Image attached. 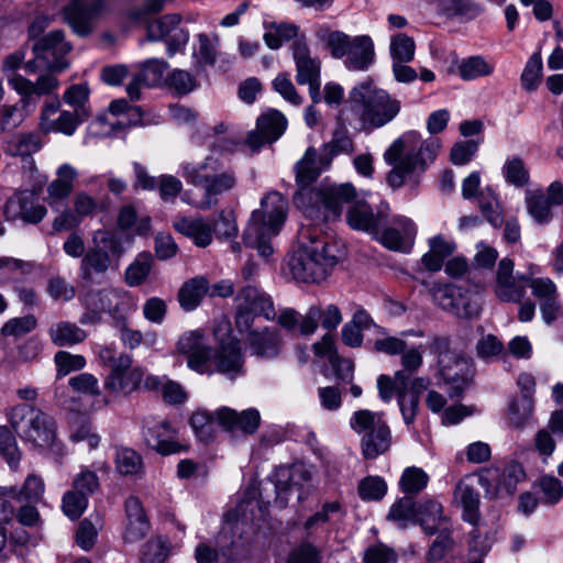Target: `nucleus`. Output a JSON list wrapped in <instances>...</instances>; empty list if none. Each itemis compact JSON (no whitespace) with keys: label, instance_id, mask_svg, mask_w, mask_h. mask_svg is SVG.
Instances as JSON below:
<instances>
[{"label":"nucleus","instance_id":"nucleus-1","mask_svg":"<svg viewBox=\"0 0 563 563\" xmlns=\"http://www.w3.org/2000/svg\"><path fill=\"white\" fill-rule=\"evenodd\" d=\"M300 245L288 262L292 277L302 283H321L345 257L341 241L321 235L316 228H302L299 232Z\"/></svg>","mask_w":563,"mask_h":563},{"label":"nucleus","instance_id":"nucleus-2","mask_svg":"<svg viewBox=\"0 0 563 563\" xmlns=\"http://www.w3.org/2000/svg\"><path fill=\"white\" fill-rule=\"evenodd\" d=\"M440 147L439 139L422 140L416 131L402 133L384 153V161L393 167L386 176L388 186L398 189L410 175L424 172L435 159Z\"/></svg>","mask_w":563,"mask_h":563},{"label":"nucleus","instance_id":"nucleus-3","mask_svg":"<svg viewBox=\"0 0 563 563\" xmlns=\"http://www.w3.org/2000/svg\"><path fill=\"white\" fill-rule=\"evenodd\" d=\"M349 110L362 130L372 131L394 121L401 111V101L367 78L350 90Z\"/></svg>","mask_w":563,"mask_h":563},{"label":"nucleus","instance_id":"nucleus-4","mask_svg":"<svg viewBox=\"0 0 563 563\" xmlns=\"http://www.w3.org/2000/svg\"><path fill=\"white\" fill-rule=\"evenodd\" d=\"M288 201L278 191H269L261 200L260 209L252 212L243 234L246 246L256 249L263 257L273 254L272 238L276 236L285 223Z\"/></svg>","mask_w":563,"mask_h":563},{"label":"nucleus","instance_id":"nucleus-5","mask_svg":"<svg viewBox=\"0 0 563 563\" xmlns=\"http://www.w3.org/2000/svg\"><path fill=\"white\" fill-rule=\"evenodd\" d=\"M184 179L203 191L200 207L209 209L217 205L219 197L231 191L236 186V173L227 167L214 155H208L201 163H184L181 165Z\"/></svg>","mask_w":563,"mask_h":563},{"label":"nucleus","instance_id":"nucleus-6","mask_svg":"<svg viewBox=\"0 0 563 563\" xmlns=\"http://www.w3.org/2000/svg\"><path fill=\"white\" fill-rule=\"evenodd\" d=\"M428 349L438 357V371L451 398L459 397L474 375L471 358L450 350L448 336H432Z\"/></svg>","mask_w":563,"mask_h":563},{"label":"nucleus","instance_id":"nucleus-7","mask_svg":"<svg viewBox=\"0 0 563 563\" xmlns=\"http://www.w3.org/2000/svg\"><path fill=\"white\" fill-rule=\"evenodd\" d=\"M84 312L79 318L82 325H96L108 314L114 322H124L131 308L130 299L119 289L91 288L79 298Z\"/></svg>","mask_w":563,"mask_h":563},{"label":"nucleus","instance_id":"nucleus-8","mask_svg":"<svg viewBox=\"0 0 563 563\" xmlns=\"http://www.w3.org/2000/svg\"><path fill=\"white\" fill-rule=\"evenodd\" d=\"M429 291L437 306L457 318L473 319L481 313V298L468 289L434 284Z\"/></svg>","mask_w":563,"mask_h":563},{"label":"nucleus","instance_id":"nucleus-9","mask_svg":"<svg viewBox=\"0 0 563 563\" xmlns=\"http://www.w3.org/2000/svg\"><path fill=\"white\" fill-rule=\"evenodd\" d=\"M235 325L240 333L251 330L256 316L274 320L276 311L272 298L253 286L243 288L236 296Z\"/></svg>","mask_w":563,"mask_h":563},{"label":"nucleus","instance_id":"nucleus-10","mask_svg":"<svg viewBox=\"0 0 563 563\" xmlns=\"http://www.w3.org/2000/svg\"><path fill=\"white\" fill-rule=\"evenodd\" d=\"M325 46L334 58L345 57L349 69L365 70L375 58L371 37H327Z\"/></svg>","mask_w":563,"mask_h":563},{"label":"nucleus","instance_id":"nucleus-11","mask_svg":"<svg viewBox=\"0 0 563 563\" xmlns=\"http://www.w3.org/2000/svg\"><path fill=\"white\" fill-rule=\"evenodd\" d=\"M32 49L34 59L25 64V69L34 73L37 67L46 68L49 71L60 73L68 67L66 55L71 46L65 37H33Z\"/></svg>","mask_w":563,"mask_h":563},{"label":"nucleus","instance_id":"nucleus-12","mask_svg":"<svg viewBox=\"0 0 563 563\" xmlns=\"http://www.w3.org/2000/svg\"><path fill=\"white\" fill-rule=\"evenodd\" d=\"M311 196L307 198L306 212L312 208H323L324 218H336L341 214L344 205H347L356 198L355 188L351 184H321L311 190Z\"/></svg>","mask_w":563,"mask_h":563},{"label":"nucleus","instance_id":"nucleus-13","mask_svg":"<svg viewBox=\"0 0 563 563\" xmlns=\"http://www.w3.org/2000/svg\"><path fill=\"white\" fill-rule=\"evenodd\" d=\"M178 354L187 357V366L201 375L214 373L211 362V347L207 342L206 332L201 329L183 333L176 344Z\"/></svg>","mask_w":563,"mask_h":563},{"label":"nucleus","instance_id":"nucleus-14","mask_svg":"<svg viewBox=\"0 0 563 563\" xmlns=\"http://www.w3.org/2000/svg\"><path fill=\"white\" fill-rule=\"evenodd\" d=\"M49 71L32 81L22 75L14 74L8 77V85L20 96L22 110L29 114L37 106V98L53 93L59 87V80Z\"/></svg>","mask_w":563,"mask_h":563},{"label":"nucleus","instance_id":"nucleus-15","mask_svg":"<svg viewBox=\"0 0 563 563\" xmlns=\"http://www.w3.org/2000/svg\"><path fill=\"white\" fill-rule=\"evenodd\" d=\"M58 99L46 101L42 108L38 128L44 134L60 133L66 136L75 134L84 119V111L59 110Z\"/></svg>","mask_w":563,"mask_h":563},{"label":"nucleus","instance_id":"nucleus-16","mask_svg":"<svg viewBox=\"0 0 563 563\" xmlns=\"http://www.w3.org/2000/svg\"><path fill=\"white\" fill-rule=\"evenodd\" d=\"M144 379V371L140 366H132L130 355L121 353L114 368L104 379V388L113 394H130L136 390Z\"/></svg>","mask_w":563,"mask_h":563},{"label":"nucleus","instance_id":"nucleus-17","mask_svg":"<svg viewBox=\"0 0 563 563\" xmlns=\"http://www.w3.org/2000/svg\"><path fill=\"white\" fill-rule=\"evenodd\" d=\"M143 438L150 448L162 455L178 453L184 449L178 442L177 430L167 420L145 419Z\"/></svg>","mask_w":563,"mask_h":563},{"label":"nucleus","instance_id":"nucleus-18","mask_svg":"<svg viewBox=\"0 0 563 563\" xmlns=\"http://www.w3.org/2000/svg\"><path fill=\"white\" fill-rule=\"evenodd\" d=\"M312 472L303 463H296L290 467H283L277 472L276 492L279 498L287 500L291 493L302 500L309 493Z\"/></svg>","mask_w":563,"mask_h":563},{"label":"nucleus","instance_id":"nucleus-19","mask_svg":"<svg viewBox=\"0 0 563 563\" xmlns=\"http://www.w3.org/2000/svg\"><path fill=\"white\" fill-rule=\"evenodd\" d=\"M389 206L380 203L376 212L369 203L356 200L347 210L346 220L352 229L365 231L377 235L380 229L387 224Z\"/></svg>","mask_w":563,"mask_h":563},{"label":"nucleus","instance_id":"nucleus-20","mask_svg":"<svg viewBox=\"0 0 563 563\" xmlns=\"http://www.w3.org/2000/svg\"><path fill=\"white\" fill-rule=\"evenodd\" d=\"M529 277L514 275V262L507 257L498 263L494 292L498 299L506 302H519L526 295L525 282Z\"/></svg>","mask_w":563,"mask_h":563},{"label":"nucleus","instance_id":"nucleus-21","mask_svg":"<svg viewBox=\"0 0 563 563\" xmlns=\"http://www.w3.org/2000/svg\"><path fill=\"white\" fill-rule=\"evenodd\" d=\"M245 338L246 349L251 355L261 360H274L283 351V336L280 331L274 327H264L261 330L249 331Z\"/></svg>","mask_w":563,"mask_h":563},{"label":"nucleus","instance_id":"nucleus-22","mask_svg":"<svg viewBox=\"0 0 563 563\" xmlns=\"http://www.w3.org/2000/svg\"><path fill=\"white\" fill-rule=\"evenodd\" d=\"M107 8L106 0H73L64 9V19L78 35H88L90 24Z\"/></svg>","mask_w":563,"mask_h":563},{"label":"nucleus","instance_id":"nucleus-23","mask_svg":"<svg viewBox=\"0 0 563 563\" xmlns=\"http://www.w3.org/2000/svg\"><path fill=\"white\" fill-rule=\"evenodd\" d=\"M417 234V227L413 221L407 217L395 216L390 221V227L380 229L379 242L391 251L409 252L413 239Z\"/></svg>","mask_w":563,"mask_h":563},{"label":"nucleus","instance_id":"nucleus-24","mask_svg":"<svg viewBox=\"0 0 563 563\" xmlns=\"http://www.w3.org/2000/svg\"><path fill=\"white\" fill-rule=\"evenodd\" d=\"M4 217L9 221L22 220L36 224L46 216V208L37 202L27 191L18 192L10 197L4 205Z\"/></svg>","mask_w":563,"mask_h":563},{"label":"nucleus","instance_id":"nucleus-25","mask_svg":"<svg viewBox=\"0 0 563 563\" xmlns=\"http://www.w3.org/2000/svg\"><path fill=\"white\" fill-rule=\"evenodd\" d=\"M212 367L214 373H220L230 379H235L244 374V355L239 341L230 339L228 342H222L211 356Z\"/></svg>","mask_w":563,"mask_h":563},{"label":"nucleus","instance_id":"nucleus-26","mask_svg":"<svg viewBox=\"0 0 563 563\" xmlns=\"http://www.w3.org/2000/svg\"><path fill=\"white\" fill-rule=\"evenodd\" d=\"M472 476L461 478L453 490L452 504L462 509V518L471 525L479 520L481 497Z\"/></svg>","mask_w":563,"mask_h":563},{"label":"nucleus","instance_id":"nucleus-27","mask_svg":"<svg viewBox=\"0 0 563 563\" xmlns=\"http://www.w3.org/2000/svg\"><path fill=\"white\" fill-rule=\"evenodd\" d=\"M296 183L298 191L295 196V202L298 206H306V200L311 196V185L321 173L320 162L317 158V151L309 147L303 157L296 164Z\"/></svg>","mask_w":563,"mask_h":563},{"label":"nucleus","instance_id":"nucleus-28","mask_svg":"<svg viewBox=\"0 0 563 563\" xmlns=\"http://www.w3.org/2000/svg\"><path fill=\"white\" fill-rule=\"evenodd\" d=\"M216 419L219 427L227 431H241L244 434H253L257 431L261 423L258 410L250 408L242 412H236L229 407H222L216 410Z\"/></svg>","mask_w":563,"mask_h":563},{"label":"nucleus","instance_id":"nucleus-29","mask_svg":"<svg viewBox=\"0 0 563 563\" xmlns=\"http://www.w3.org/2000/svg\"><path fill=\"white\" fill-rule=\"evenodd\" d=\"M532 295L540 301V311L547 324L553 323L560 310L559 292L554 282L548 277L530 280Z\"/></svg>","mask_w":563,"mask_h":563},{"label":"nucleus","instance_id":"nucleus-30","mask_svg":"<svg viewBox=\"0 0 563 563\" xmlns=\"http://www.w3.org/2000/svg\"><path fill=\"white\" fill-rule=\"evenodd\" d=\"M45 412L30 404H18L7 410V417L11 427L22 440L26 437H35L33 429L37 423H43Z\"/></svg>","mask_w":563,"mask_h":563},{"label":"nucleus","instance_id":"nucleus-31","mask_svg":"<svg viewBox=\"0 0 563 563\" xmlns=\"http://www.w3.org/2000/svg\"><path fill=\"white\" fill-rule=\"evenodd\" d=\"M292 40L290 47L296 64V80L299 85L320 78V62L311 57L305 37H286Z\"/></svg>","mask_w":563,"mask_h":563},{"label":"nucleus","instance_id":"nucleus-32","mask_svg":"<svg viewBox=\"0 0 563 563\" xmlns=\"http://www.w3.org/2000/svg\"><path fill=\"white\" fill-rule=\"evenodd\" d=\"M77 177L78 172L70 164L65 163L57 168L56 178L46 188L45 200L51 208H56L69 197Z\"/></svg>","mask_w":563,"mask_h":563},{"label":"nucleus","instance_id":"nucleus-33","mask_svg":"<svg viewBox=\"0 0 563 563\" xmlns=\"http://www.w3.org/2000/svg\"><path fill=\"white\" fill-rule=\"evenodd\" d=\"M345 515L342 504L338 500L325 501L321 508L309 516L302 523V530L307 538L313 537L327 525H334Z\"/></svg>","mask_w":563,"mask_h":563},{"label":"nucleus","instance_id":"nucleus-34","mask_svg":"<svg viewBox=\"0 0 563 563\" xmlns=\"http://www.w3.org/2000/svg\"><path fill=\"white\" fill-rule=\"evenodd\" d=\"M174 228L199 247H206L212 242V222L208 219L183 217L174 222Z\"/></svg>","mask_w":563,"mask_h":563},{"label":"nucleus","instance_id":"nucleus-35","mask_svg":"<svg viewBox=\"0 0 563 563\" xmlns=\"http://www.w3.org/2000/svg\"><path fill=\"white\" fill-rule=\"evenodd\" d=\"M10 494L11 490L0 488V554L5 549L9 539L18 544H24L29 540V534L25 531L16 536L9 531L14 523L15 515V507L8 503L7 496Z\"/></svg>","mask_w":563,"mask_h":563},{"label":"nucleus","instance_id":"nucleus-36","mask_svg":"<svg viewBox=\"0 0 563 563\" xmlns=\"http://www.w3.org/2000/svg\"><path fill=\"white\" fill-rule=\"evenodd\" d=\"M391 445V431L387 424L378 423L376 429L362 435L361 448L365 459L373 460L386 453Z\"/></svg>","mask_w":563,"mask_h":563},{"label":"nucleus","instance_id":"nucleus-37","mask_svg":"<svg viewBox=\"0 0 563 563\" xmlns=\"http://www.w3.org/2000/svg\"><path fill=\"white\" fill-rule=\"evenodd\" d=\"M48 335L53 344L64 347L82 343L88 333L75 322L58 321L49 327Z\"/></svg>","mask_w":563,"mask_h":563},{"label":"nucleus","instance_id":"nucleus-38","mask_svg":"<svg viewBox=\"0 0 563 563\" xmlns=\"http://www.w3.org/2000/svg\"><path fill=\"white\" fill-rule=\"evenodd\" d=\"M429 252H427L421 262L423 266L431 272H438L443 265V261L455 251L453 240L445 239L443 235H435L428 241Z\"/></svg>","mask_w":563,"mask_h":563},{"label":"nucleus","instance_id":"nucleus-39","mask_svg":"<svg viewBox=\"0 0 563 563\" xmlns=\"http://www.w3.org/2000/svg\"><path fill=\"white\" fill-rule=\"evenodd\" d=\"M0 488L11 490V494L7 496L8 503L11 504L13 499L38 504L42 501L45 493L43 478L35 474L27 475L21 488L16 486H0Z\"/></svg>","mask_w":563,"mask_h":563},{"label":"nucleus","instance_id":"nucleus-40","mask_svg":"<svg viewBox=\"0 0 563 563\" xmlns=\"http://www.w3.org/2000/svg\"><path fill=\"white\" fill-rule=\"evenodd\" d=\"M41 147L42 142L34 133H18L2 142L4 154L13 157H30Z\"/></svg>","mask_w":563,"mask_h":563},{"label":"nucleus","instance_id":"nucleus-41","mask_svg":"<svg viewBox=\"0 0 563 563\" xmlns=\"http://www.w3.org/2000/svg\"><path fill=\"white\" fill-rule=\"evenodd\" d=\"M417 519H419L421 527L427 533L433 534L442 526L446 530V526H444L446 518L443 516V507L435 499H426L418 504Z\"/></svg>","mask_w":563,"mask_h":563},{"label":"nucleus","instance_id":"nucleus-42","mask_svg":"<svg viewBox=\"0 0 563 563\" xmlns=\"http://www.w3.org/2000/svg\"><path fill=\"white\" fill-rule=\"evenodd\" d=\"M525 203L529 216L539 224L544 225L553 219L552 205L545 198L542 189H528Z\"/></svg>","mask_w":563,"mask_h":563},{"label":"nucleus","instance_id":"nucleus-43","mask_svg":"<svg viewBox=\"0 0 563 563\" xmlns=\"http://www.w3.org/2000/svg\"><path fill=\"white\" fill-rule=\"evenodd\" d=\"M144 385L147 389L159 390L164 400L168 404H183L187 399L183 386L165 376H147L144 379Z\"/></svg>","mask_w":563,"mask_h":563},{"label":"nucleus","instance_id":"nucleus-44","mask_svg":"<svg viewBox=\"0 0 563 563\" xmlns=\"http://www.w3.org/2000/svg\"><path fill=\"white\" fill-rule=\"evenodd\" d=\"M209 289L203 277H196L186 282L178 291V301L186 311L196 309Z\"/></svg>","mask_w":563,"mask_h":563},{"label":"nucleus","instance_id":"nucleus-45","mask_svg":"<svg viewBox=\"0 0 563 563\" xmlns=\"http://www.w3.org/2000/svg\"><path fill=\"white\" fill-rule=\"evenodd\" d=\"M534 399L530 396L514 398L508 406L507 420L515 429H522L533 416Z\"/></svg>","mask_w":563,"mask_h":563},{"label":"nucleus","instance_id":"nucleus-46","mask_svg":"<svg viewBox=\"0 0 563 563\" xmlns=\"http://www.w3.org/2000/svg\"><path fill=\"white\" fill-rule=\"evenodd\" d=\"M113 266L114 262L110 254L96 245L85 254L80 268L84 278H90L92 273L103 274Z\"/></svg>","mask_w":563,"mask_h":563},{"label":"nucleus","instance_id":"nucleus-47","mask_svg":"<svg viewBox=\"0 0 563 563\" xmlns=\"http://www.w3.org/2000/svg\"><path fill=\"white\" fill-rule=\"evenodd\" d=\"M118 225L121 230L143 235L151 230V219L147 216H139L133 206H124L119 211Z\"/></svg>","mask_w":563,"mask_h":563},{"label":"nucleus","instance_id":"nucleus-48","mask_svg":"<svg viewBox=\"0 0 563 563\" xmlns=\"http://www.w3.org/2000/svg\"><path fill=\"white\" fill-rule=\"evenodd\" d=\"M505 180L518 188L529 184L530 173L523 159L519 156H508L501 168Z\"/></svg>","mask_w":563,"mask_h":563},{"label":"nucleus","instance_id":"nucleus-49","mask_svg":"<svg viewBox=\"0 0 563 563\" xmlns=\"http://www.w3.org/2000/svg\"><path fill=\"white\" fill-rule=\"evenodd\" d=\"M287 120L277 110H269L257 119V129L265 134L271 142L278 140L285 132Z\"/></svg>","mask_w":563,"mask_h":563},{"label":"nucleus","instance_id":"nucleus-50","mask_svg":"<svg viewBox=\"0 0 563 563\" xmlns=\"http://www.w3.org/2000/svg\"><path fill=\"white\" fill-rule=\"evenodd\" d=\"M115 468L125 476H139L144 472L142 456L134 450L121 448L117 451Z\"/></svg>","mask_w":563,"mask_h":563},{"label":"nucleus","instance_id":"nucleus-51","mask_svg":"<svg viewBox=\"0 0 563 563\" xmlns=\"http://www.w3.org/2000/svg\"><path fill=\"white\" fill-rule=\"evenodd\" d=\"M35 437H26L25 442L38 449H53L56 442V423L47 413L43 416V423H37L33 429Z\"/></svg>","mask_w":563,"mask_h":563},{"label":"nucleus","instance_id":"nucleus-52","mask_svg":"<svg viewBox=\"0 0 563 563\" xmlns=\"http://www.w3.org/2000/svg\"><path fill=\"white\" fill-rule=\"evenodd\" d=\"M543 505L553 506L563 498V484L553 475H542L534 484Z\"/></svg>","mask_w":563,"mask_h":563},{"label":"nucleus","instance_id":"nucleus-53","mask_svg":"<svg viewBox=\"0 0 563 563\" xmlns=\"http://www.w3.org/2000/svg\"><path fill=\"white\" fill-rule=\"evenodd\" d=\"M478 208L486 220L498 228L503 223V212L495 192L489 188L482 189L478 194Z\"/></svg>","mask_w":563,"mask_h":563},{"label":"nucleus","instance_id":"nucleus-54","mask_svg":"<svg viewBox=\"0 0 563 563\" xmlns=\"http://www.w3.org/2000/svg\"><path fill=\"white\" fill-rule=\"evenodd\" d=\"M190 426L201 441L208 442L212 440L216 434V427L219 426L216 419V411L198 410L194 412L190 418Z\"/></svg>","mask_w":563,"mask_h":563},{"label":"nucleus","instance_id":"nucleus-55","mask_svg":"<svg viewBox=\"0 0 563 563\" xmlns=\"http://www.w3.org/2000/svg\"><path fill=\"white\" fill-rule=\"evenodd\" d=\"M543 63L540 52L531 55L520 76V82L526 91H536L541 84Z\"/></svg>","mask_w":563,"mask_h":563},{"label":"nucleus","instance_id":"nucleus-56","mask_svg":"<svg viewBox=\"0 0 563 563\" xmlns=\"http://www.w3.org/2000/svg\"><path fill=\"white\" fill-rule=\"evenodd\" d=\"M153 265V256L148 252L137 255L135 261L125 271V282L129 286L141 285L148 276Z\"/></svg>","mask_w":563,"mask_h":563},{"label":"nucleus","instance_id":"nucleus-57","mask_svg":"<svg viewBox=\"0 0 563 563\" xmlns=\"http://www.w3.org/2000/svg\"><path fill=\"white\" fill-rule=\"evenodd\" d=\"M384 413L368 409L355 411L350 419V427L357 434L365 435L376 429L378 423H385Z\"/></svg>","mask_w":563,"mask_h":563},{"label":"nucleus","instance_id":"nucleus-58","mask_svg":"<svg viewBox=\"0 0 563 563\" xmlns=\"http://www.w3.org/2000/svg\"><path fill=\"white\" fill-rule=\"evenodd\" d=\"M169 542L162 538H151L142 548L141 563H164L169 555Z\"/></svg>","mask_w":563,"mask_h":563},{"label":"nucleus","instance_id":"nucleus-59","mask_svg":"<svg viewBox=\"0 0 563 563\" xmlns=\"http://www.w3.org/2000/svg\"><path fill=\"white\" fill-rule=\"evenodd\" d=\"M167 64L161 59H148L139 66L136 73L145 87H156L165 79Z\"/></svg>","mask_w":563,"mask_h":563},{"label":"nucleus","instance_id":"nucleus-60","mask_svg":"<svg viewBox=\"0 0 563 563\" xmlns=\"http://www.w3.org/2000/svg\"><path fill=\"white\" fill-rule=\"evenodd\" d=\"M428 483L429 476L422 468L410 466L402 472L399 486L404 493L416 495L424 489Z\"/></svg>","mask_w":563,"mask_h":563},{"label":"nucleus","instance_id":"nucleus-61","mask_svg":"<svg viewBox=\"0 0 563 563\" xmlns=\"http://www.w3.org/2000/svg\"><path fill=\"white\" fill-rule=\"evenodd\" d=\"M417 515L418 504L412 501L410 498L405 497L393 504L387 515V519L404 528L409 522L417 519Z\"/></svg>","mask_w":563,"mask_h":563},{"label":"nucleus","instance_id":"nucleus-62","mask_svg":"<svg viewBox=\"0 0 563 563\" xmlns=\"http://www.w3.org/2000/svg\"><path fill=\"white\" fill-rule=\"evenodd\" d=\"M89 95L90 90L87 84H75L65 90L63 101L71 107L73 111H84V119H87L90 114L87 108Z\"/></svg>","mask_w":563,"mask_h":563},{"label":"nucleus","instance_id":"nucleus-63","mask_svg":"<svg viewBox=\"0 0 563 563\" xmlns=\"http://www.w3.org/2000/svg\"><path fill=\"white\" fill-rule=\"evenodd\" d=\"M493 70L494 66L482 56H473L463 59L459 66V74L464 80H474L478 77L488 76Z\"/></svg>","mask_w":563,"mask_h":563},{"label":"nucleus","instance_id":"nucleus-64","mask_svg":"<svg viewBox=\"0 0 563 563\" xmlns=\"http://www.w3.org/2000/svg\"><path fill=\"white\" fill-rule=\"evenodd\" d=\"M93 242L110 254L114 267H118L119 258L125 251L122 239L115 232L98 231L93 236Z\"/></svg>","mask_w":563,"mask_h":563}]
</instances>
